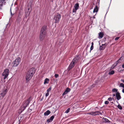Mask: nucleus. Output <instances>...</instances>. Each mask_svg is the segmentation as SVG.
Returning <instances> with one entry per match:
<instances>
[{
  "label": "nucleus",
  "mask_w": 124,
  "mask_h": 124,
  "mask_svg": "<svg viewBox=\"0 0 124 124\" xmlns=\"http://www.w3.org/2000/svg\"><path fill=\"white\" fill-rule=\"evenodd\" d=\"M70 88H67L62 93V95L64 96V95L67 94L68 92H69L70 91Z\"/></svg>",
  "instance_id": "obj_9"
},
{
  "label": "nucleus",
  "mask_w": 124,
  "mask_h": 124,
  "mask_svg": "<svg viewBox=\"0 0 124 124\" xmlns=\"http://www.w3.org/2000/svg\"><path fill=\"white\" fill-rule=\"evenodd\" d=\"M123 88H124V85H123Z\"/></svg>",
  "instance_id": "obj_50"
},
{
  "label": "nucleus",
  "mask_w": 124,
  "mask_h": 124,
  "mask_svg": "<svg viewBox=\"0 0 124 124\" xmlns=\"http://www.w3.org/2000/svg\"><path fill=\"white\" fill-rule=\"evenodd\" d=\"M31 98V97H30L27 100L24 102L22 106L23 107L24 110L26 107L30 103Z\"/></svg>",
  "instance_id": "obj_5"
},
{
  "label": "nucleus",
  "mask_w": 124,
  "mask_h": 124,
  "mask_svg": "<svg viewBox=\"0 0 124 124\" xmlns=\"http://www.w3.org/2000/svg\"><path fill=\"white\" fill-rule=\"evenodd\" d=\"M21 61V59L19 57L17 58L13 62V66L14 67L17 66L19 63Z\"/></svg>",
  "instance_id": "obj_6"
},
{
  "label": "nucleus",
  "mask_w": 124,
  "mask_h": 124,
  "mask_svg": "<svg viewBox=\"0 0 124 124\" xmlns=\"http://www.w3.org/2000/svg\"><path fill=\"white\" fill-rule=\"evenodd\" d=\"M61 16L60 14L58 13H56L54 16L53 18L54 22L55 23H59L61 18Z\"/></svg>",
  "instance_id": "obj_3"
},
{
  "label": "nucleus",
  "mask_w": 124,
  "mask_h": 124,
  "mask_svg": "<svg viewBox=\"0 0 124 124\" xmlns=\"http://www.w3.org/2000/svg\"><path fill=\"white\" fill-rule=\"evenodd\" d=\"M93 18H95V17L94 16H93Z\"/></svg>",
  "instance_id": "obj_49"
},
{
  "label": "nucleus",
  "mask_w": 124,
  "mask_h": 124,
  "mask_svg": "<svg viewBox=\"0 0 124 124\" xmlns=\"http://www.w3.org/2000/svg\"><path fill=\"white\" fill-rule=\"evenodd\" d=\"M92 115H93L94 116H95L96 115V112H92Z\"/></svg>",
  "instance_id": "obj_29"
},
{
  "label": "nucleus",
  "mask_w": 124,
  "mask_h": 124,
  "mask_svg": "<svg viewBox=\"0 0 124 124\" xmlns=\"http://www.w3.org/2000/svg\"><path fill=\"white\" fill-rule=\"evenodd\" d=\"M99 1H100V0H99Z\"/></svg>",
  "instance_id": "obj_55"
},
{
  "label": "nucleus",
  "mask_w": 124,
  "mask_h": 124,
  "mask_svg": "<svg viewBox=\"0 0 124 124\" xmlns=\"http://www.w3.org/2000/svg\"><path fill=\"white\" fill-rule=\"evenodd\" d=\"M124 85V84H123V83H121L119 85V87H123V86Z\"/></svg>",
  "instance_id": "obj_28"
},
{
  "label": "nucleus",
  "mask_w": 124,
  "mask_h": 124,
  "mask_svg": "<svg viewBox=\"0 0 124 124\" xmlns=\"http://www.w3.org/2000/svg\"><path fill=\"white\" fill-rule=\"evenodd\" d=\"M88 114L92 115V112H91L90 113H89Z\"/></svg>",
  "instance_id": "obj_42"
},
{
  "label": "nucleus",
  "mask_w": 124,
  "mask_h": 124,
  "mask_svg": "<svg viewBox=\"0 0 124 124\" xmlns=\"http://www.w3.org/2000/svg\"><path fill=\"white\" fill-rule=\"evenodd\" d=\"M49 79H48L46 78L44 80V84H45L46 83H48L49 82Z\"/></svg>",
  "instance_id": "obj_18"
},
{
  "label": "nucleus",
  "mask_w": 124,
  "mask_h": 124,
  "mask_svg": "<svg viewBox=\"0 0 124 124\" xmlns=\"http://www.w3.org/2000/svg\"><path fill=\"white\" fill-rule=\"evenodd\" d=\"M74 7L75 8L77 9H78L79 7V4L78 3H77L75 4L74 5Z\"/></svg>",
  "instance_id": "obj_15"
},
{
  "label": "nucleus",
  "mask_w": 124,
  "mask_h": 124,
  "mask_svg": "<svg viewBox=\"0 0 124 124\" xmlns=\"http://www.w3.org/2000/svg\"><path fill=\"white\" fill-rule=\"evenodd\" d=\"M104 35V34L102 32H100L99 34L98 38H102Z\"/></svg>",
  "instance_id": "obj_13"
},
{
  "label": "nucleus",
  "mask_w": 124,
  "mask_h": 124,
  "mask_svg": "<svg viewBox=\"0 0 124 124\" xmlns=\"http://www.w3.org/2000/svg\"><path fill=\"white\" fill-rule=\"evenodd\" d=\"M115 72L113 70H112L109 72L108 74L109 75H112L114 74Z\"/></svg>",
  "instance_id": "obj_19"
},
{
  "label": "nucleus",
  "mask_w": 124,
  "mask_h": 124,
  "mask_svg": "<svg viewBox=\"0 0 124 124\" xmlns=\"http://www.w3.org/2000/svg\"><path fill=\"white\" fill-rule=\"evenodd\" d=\"M79 57L78 55L76 56L73 60L72 62H74L75 64L79 60Z\"/></svg>",
  "instance_id": "obj_7"
},
{
  "label": "nucleus",
  "mask_w": 124,
  "mask_h": 124,
  "mask_svg": "<svg viewBox=\"0 0 124 124\" xmlns=\"http://www.w3.org/2000/svg\"><path fill=\"white\" fill-rule=\"evenodd\" d=\"M119 38V37H116L115 39V40H118Z\"/></svg>",
  "instance_id": "obj_39"
},
{
  "label": "nucleus",
  "mask_w": 124,
  "mask_h": 124,
  "mask_svg": "<svg viewBox=\"0 0 124 124\" xmlns=\"http://www.w3.org/2000/svg\"><path fill=\"white\" fill-rule=\"evenodd\" d=\"M35 72V69L32 68L29 69L27 72L26 76V80L29 81L32 78Z\"/></svg>",
  "instance_id": "obj_2"
},
{
  "label": "nucleus",
  "mask_w": 124,
  "mask_h": 124,
  "mask_svg": "<svg viewBox=\"0 0 124 124\" xmlns=\"http://www.w3.org/2000/svg\"><path fill=\"white\" fill-rule=\"evenodd\" d=\"M123 104L124 105V102L123 103Z\"/></svg>",
  "instance_id": "obj_53"
},
{
  "label": "nucleus",
  "mask_w": 124,
  "mask_h": 124,
  "mask_svg": "<svg viewBox=\"0 0 124 124\" xmlns=\"http://www.w3.org/2000/svg\"><path fill=\"white\" fill-rule=\"evenodd\" d=\"M108 100L109 101H112V98L111 97H109L108 99Z\"/></svg>",
  "instance_id": "obj_37"
},
{
  "label": "nucleus",
  "mask_w": 124,
  "mask_h": 124,
  "mask_svg": "<svg viewBox=\"0 0 124 124\" xmlns=\"http://www.w3.org/2000/svg\"><path fill=\"white\" fill-rule=\"evenodd\" d=\"M117 90L116 89L114 88L112 89V91L113 92H117Z\"/></svg>",
  "instance_id": "obj_25"
},
{
  "label": "nucleus",
  "mask_w": 124,
  "mask_h": 124,
  "mask_svg": "<svg viewBox=\"0 0 124 124\" xmlns=\"http://www.w3.org/2000/svg\"><path fill=\"white\" fill-rule=\"evenodd\" d=\"M54 76L56 78H57L59 76V75L57 74H55Z\"/></svg>",
  "instance_id": "obj_35"
},
{
  "label": "nucleus",
  "mask_w": 124,
  "mask_h": 124,
  "mask_svg": "<svg viewBox=\"0 0 124 124\" xmlns=\"http://www.w3.org/2000/svg\"><path fill=\"white\" fill-rule=\"evenodd\" d=\"M93 46H91L90 47V52H91V51L93 49Z\"/></svg>",
  "instance_id": "obj_33"
},
{
  "label": "nucleus",
  "mask_w": 124,
  "mask_h": 124,
  "mask_svg": "<svg viewBox=\"0 0 124 124\" xmlns=\"http://www.w3.org/2000/svg\"><path fill=\"white\" fill-rule=\"evenodd\" d=\"M120 60H121V61H124V55L121 57L120 58Z\"/></svg>",
  "instance_id": "obj_22"
},
{
  "label": "nucleus",
  "mask_w": 124,
  "mask_h": 124,
  "mask_svg": "<svg viewBox=\"0 0 124 124\" xmlns=\"http://www.w3.org/2000/svg\"><path fill=\"white\" fill-rule=\"evenodd\" d=\"M54 117V115L50 117V118L53 120Z\"/></svg>",
  "instance_id": "obj_31"
},
{
  "label": "nucleus",
  "mask_w": 124,
  "mask_h": 124,
  "mask_svg": "<svg viewBox=\"0 0 124 124\" xmlns=\"http://www.w3.org/2000/svg\"><path fill=\"white\" fill-rule=\"evenodd\" d=\"M2 1H3L4 2V1H5L6 0H2Z\"/></svg>",
  "instance_id": "obj_47"
},
{
  "label": "nucleus",
  "mask_w": 124,
  "mask_h": 124,
  "mask_svg": "<svg viewBox=\"0 0 124 124\" xmlns=\"http://www.w3.org/2000/svg\"><path fill=\"white\" fill-rule=\"evenodd\" d=\"M51 113L50 111L49 110H47L46 112H44V116H47L49 115Z\"/></svg>",
  "instance_id": "obj_12"
},
{
  "label": "nucleus",
  "mask_w": 124,
  "mask_h": 124,
  "mask_svg": "<svg viewBox=\"0 0 124 124\" xmlns=\"http://www.w3.org/2000/svg\"><path fill=\"white\" fill-rule=\"evenodd\" d=\"M120 94V93L118 92H117L116 94V97L117 100H119L121 98Z\"/></svg>",
  "instance_id": "obj_11"
},
{
  "label": "nucleus",
  "mask_w": 124,
  "mask_h": 124,
  "mask_svg": "<svg viewBox=\"0 0 124 124\" xmlns=\"http://www.w3.org/2000/svg\"><path fill=\"white\" fill-rule=\"evenodd\" d=\"M75 64V63L74 62H72V61L68 67L69 69L70 70L74 66Z\"/></svg>",
  "instance_id": "obj_10"
},
{
  "label": "nucleus",
  "mask_w": 124,
  "mask_h": 124,
  "mask_svg": "<svg viewBox=\"0 0 124 124\" xmlns=\"http://www.w3.org/2000/svg\"><path fill=\"white\" fill-rule=\"evenodd\" d=\"M111 103H113V102H112Z\"/></svg>",
  "instance_id": "obj_52"
},
{
  "label": "nucleus",
  "mask_w": 124,
  "mask_h": 124,
  "mask_svg": "<svg viewBox=\"0 0 124 124\" xmlns=\"http://www.w3.org/2000/svg\"><path fill=\"white\" fill-rule=\"evenodd\" d=\"M49 95V93L47 92V93H46L45 95V96L46 97L48 96Z\"/></svg>",
  "instance_id": "obj_38"
},
{
  "label": "nucleus",
  "mask_w": 124,
  "mask_h": 124,
  "mask_svg": "<svg viewBox=\"0 0 124 124\" xmlns=\"http://www.w3.org/2000/svg\"><path fill=\"white\" fill-rule=\"evenodd\" d=\"M121 60H120V59H119L117 61H116V63L117 64H118V63H120L121 62Z\"/></svg>",
  "instance_id": "obj_32"
},
{
  "label": "nucleus",
  "mask_w": 124,
  "mask_h": 124,
  "mask_svg": "<svg viewBox=\"0 0 124 124\" xmlns=\"http://www.w3.org/2000/svg\"><path fill=\"white\" fill-rule=\"evenodd\" d=\"M93 42H92L91 43V46H93Z\"/></svg>",
  "instance_id": "obj_41"
},
{
  "label": "nucleus",
  "mask_w": 124,
  "mask_h": 124,
  "mask_svg": "<svg viewBox=\"0 0 124 124\" xmlns=\"http://www.w3.org/2000/svg\"><path fill=\"white\" fill-rule=\"evenodd\" d=\"M122 67L123 68H124V63L122 65Z\"/></svg>",
  "instance_id": "obj_44"
},
{
  "label": "nucleus",
  "mask_w": 124,
  "mask_h": 124,
  "mask_svg": "<svg viewBox=\"0 0 124 124\" xmlns=\"http://www.w3.org/2000/svg\"><path fill=\"white\" fill-rule=\"evenodd\" d=\"M9 70L8 69H5L2 74V76H4L3 79H5L8 76L9 73Z\"/></svg>",
  "instance_id": "obj_4"
},
{
  "label": "nucleus",
  "mask_w": 124,
  "mask_h": 124,
  "mask_svg": "<svg viewBox=\"0 0 124 124\" xmlns=\"http://www.w3.org/2000/svg\"><path fill=\"white\" fill-rule=\"evenodd\" d=\"M122 81L124 83V80H122Z\"/></svg>",
  "instance_id": "obj_46"
},
{
  "label": "nucleus",
  "mask_w": 124,
  "mask_h": 124,
  "mask_svg": "<svg viewBox=\"0 0 124 124\" xmlns=\"http://www.w3.org/2000/svg\"><path fill=\"white\" fill-rule=\"evenodd\" d=\"M103 120L104 122H110V121H109L108 119L106 118H103Z\"/></svg>",
  "instance_id": "obj_14"
},
{
  "label": "nucleus",
  "mask_w": 124,
  "mask_h": 124,
  "mask_svg": "<svg viewBox=\"0 0 124 124\" xmlns=\"http://www.w3.org/2000/svg\"><path fill=\"white\" fill-rule=\"evenodd\" d=\"M47 30V26H43L41 28L39 35V40L42 41L44 40L46 36Z\"/></svg>",
  "instance_id": "obj_1"
},
{
  "label": "nucleus",
  "mask_w": 124,
  "mask_h": 124,
  "mask_svg": "<svg viewBox=\"0 0 124 124\" xmlns=\"http://www.w3.org/2000/svg\"><path fill=\"white\" fill-rule=\"evenodd\" d=\"M4 2L2 0H0V6H2L3 5V3H4Z\"/></svg>",
  "instance_id": "obj_23"
},
{
  "label": "nucleus",
  "mask_w": 124,
  "mask_h": 124,
  "mask_svg": "<svg viewBox=\"0 0 124 124\" xmlns=\"http://www.w3.org/2000/svg\"><path fill=\"white\" fill-rule=\"evenodd\" d=\"M98 7H97V6L96 5L95 8L94 9L93 12L94 13L97 12L98 11Z\"/></svg>",
  "instance_id": "obj_16"
},
{
  "label": "nucleus",
  "mask_w": 124,
  "mask_h": 124,
  "mask_svg": "<svg viewBox=\"0 0 124 124\" xmlns=\"http://www.w3.org/2000/svg\"><path fill=\"white\" fill-rule=\"evenodd\" d=\"M113 96H115V94H113Z\"/></svg>",
  "instance_id": "obj_48"
},
{
  "label": "nucleus",
  "mask_w": 124,
  "mask_h": 124,
  "mask_svg": "<svg viewBox=\"0 0 124 124\" xmlns=\"http://www.w3.org/2000/svg\"><path fill=\"white\" fill-rule=\"evenodd\" d=\"M117 107L120 109H122V107L120 104H118V105Z\"/></svg>",
  "instance_id": "obj_21"
},
{
  "label": "nucleus",
  "mask_w": 124,
  "mask_h": 124,
  "mask_svg": "<svg viewBox=\"0 0 124 124\" xmlns=\"http://www.w3.org/2000/svg\"><path fill=\"white\" fill-rule=\"evenodd\" d=\"M8 91V90L6 89L5 90H3L2 92L0 94L1 96L3 97L6 94Z\"/></svg>",
  "instance_id": "obj_8"
},
{
  "label": "nucleus",
  "mask_w": 124,
  "mask_h": 124,
  "mask_svg": "<svg viewBox=\"0 0 124 124\" xmlns=\"http://www.w3.org/2000/svg\"><path fill=\"white\" fill-rule=\"evenodd\" d=\"M122 92L123 93H124V88L122 90Z\"/></svg>",
  "instance_id": "obj_43"
},
{
  "label": "nucleus",
  "mask_w": 124,
  "mask_h": 124,
  "mask_svg": "<svg viewBox=\"0 0 124 124\" xmlns=\"http://www.w3.org/2000/svg\"><path fill=\"white\" fill-rule=\"evenodd\" d=\"M104 103L105 104H108L109 103V102L108 101H105Z\"/></svg>",
  "instance_id": "obj_36"
},
{
  "label": "nucleus",
  "mask_w": 124,
  "mask_h": 124,
  "mask_svg": "<svg viewBox=\"0 0 124 124\" xmlns=\"http://www.w3.org/2000/svg\"><path fill=\"white\" fill-rule=\"evenodd\" d=\"M70 108H68L67 109V110L65 111V113H68L70 111Z\"/></svg>",
  "instance_id": "obj_24"
},
{
  "label": "nucleus",
  "mask_w": 124,
  "mask_h": 124,
  "mask_svg": "<svg viewBox=\"0 0 124 124\" xmlns=\"http://www.w3.org/2000/svg\"><path fill=\"white\" fill-rule=\"evenodd\" d=\"M105 47V46L104 45H102L100 46L99 48V49L100 50H102L104 49Z\"/></svg>",
  "instance_id": "obj_17"
},
{
  "label": "nucleus",
  "mask_w": 124,
  "mask_h": 124,
  "mask_svg": "<svg viewBox=\"0 0 124 124\" xmlns=\"http://www.w3.org/2000/svg\"><path fill=\"white\" fill-rule=\"evenodd\" d=\"M20 19H21L20 17H18V18L17 20V21H18V22H19L20 21Z\"/></svg>",
  "instance_id": "obj_34"
},
{
  "label": "nucleus",
  "mask_w": 124,
  "mask_h": 124,
  "mask_svg": "<svg viewBox=\"0 0 124 124\" xmlns=\"http://www.w3.org/2000/svg\"><path fill=\"white\" fill-rule=\"evenodd\" d=\"M52 121V120L50 118L49 119H47V121L48 123L50 122H51Z\"/></svg>",
  "instance_id": "obj_27"
},
{
  "label": "nucleus",
  "mask_w": 124,
  "mask_h": 124,
  "mask_svg": "<svg viewBox=\"0 0 124 124\" xmlns=\"http://www.w3.org/2000/svg\"><path fill=\"white\" fill-rule=\"evenodd\" d=\"M77 9H73V11H72V12L73 13H74V14H75V13L76 12V11L77 10Z\"/></svg>",
  "instance_id": "obj_26"
},
{
  "label": "nucleus",
  "mask_w": 124,
  "mask_h": 124,
  "mask_svg": "<svg viewBox=\"0 0 124 124\" xmlns=\"http://www.w3.org/2000/svg\"><path fill=\"white\" fill-rule=\"evenodd\" d=\"M29 9H30V8H28V10H29Z\"/></svg>",
  "instance_id": "obj_51"
},
{
  "label": "nucleus",
  "mask_w": 124,
  "mask_h": 124,
  "mask_svg": "<svg viewBox=\"0 0 124 124\" xmlns=\"http://www.w3.org/2000/svg\"><path fill=\"white\" fill-rule=\"evenodd\" d=\"M96 108H97V107H96Z\"/></svg>",
  "instance_id": "obj_54"
},
{
  "label": "nucleus",
  "mask_w": 124,
  "mask_h": 124,
  "mask_svg": "<svg viewBox=\"0 0 124 124\" xmlns=\"http://www.w3.org/2000/svg\"><path fill=\"white\" fill-rule=\"evenodd\" d=\"M107 44H108L107 43H105V44H102V45H104L106 47V46L107 45Z\"/></svg>",
  "instance_id": "obj_40"
},
{
  "label": "nucleus",
  "mask_w": 124,
  "mask_h": 124,
  "mask_svg": "<svg viewBox=\"0 0 124 124\" xmlns=\"http://www.w3.org/2000/svg\"><path fill=\"white\" fill-rule=\"evenodd\" d=\"M101 113L99 111H96V115H101Z\"/></svg>",
  "instance_id": "obj_20"
},
{
  "label": "nucleus",
  "mask_w": 124,
  "mask_h": 124,
  "mask_svg": "<svg viewBox=\"0 0 124 124\" xmlns=\"http://www.w3.org/2000/svg\"><path fill=\"white\" fill-rule=\"evenodd\" d=\"M51 87H50L49 88L47 89V92L49 93V92H50L51 90Z\"/></svg>",
  "instance_id": "obj_30"
},
{
  "label": "nucleus",
  "mask_w": 124,
  "mask_h": 124,
  "mask_svg": "<svg viewBox=\"0 0 124 124\" xmlns=\"http://www.w3.org/2000/svg\"><path fill=\"white\" fill-rule=\"evenodd\" d=\"M10 13H11V14L12 15V12H11V8L10 9Z\"/></svg>",
  "instance_id": "obj_45"
}]
</instances>
